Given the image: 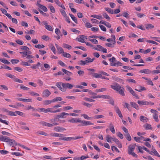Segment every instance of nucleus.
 I'll return each mask as SVG.
<instances>
[{"label": "nucleus", "instance_id": "052dcab7", "mask_svg": "<svg viewBox=\"0 0 160 160\" xmlns=\"http://www.w3.org/2000/svg\"><path fill=\"white\" fill-rule=\"evenodd\" d=\"M127 81L128 82H133L135 83H136V81L134 80L131 78L127 80Z\"/></svg>", "mask_w": 160, "mask_h": 160}, {"label": "nucleus", "instance_id": "f257e3e1", "mask_svg": "<svg viewBox=\"0 0 160 160\" xmlns=\"http://www.w3.org/2000/svg\"><path fill=\"white\" fill-rule=\"evenodd\" d=\"M0 140L8 142L9 145L12 147L16 146L17 144L15 140L11 139L8 137L2 135H0Z\"/></svg>", "mask_w": 160, "mask_h": 160}, {"label": "nucleus", "instance_id": "393cba45", "mask_svg": "<svg viewBox=\"0 0 160 160\" xmlns=\"http://www.w3.org/2000/svg\"><path fill=\"white\" fill-rule=\"evenodd\" d=\"M145 127L146 130H152V128L151 127V125L149 124H147L145 125Z\"/></svg>", "mask_w": 160, "mask_h": 160}, {"label": "nucleus", "instance_id": "cd10ccee", "mask_svg": "<svg viewBox=\"0 0 160 160\" xmlns=\"http://www.w3.org/2000/svg\"><path fill=\"white\" fill-rule=\"evenodd\" d=\"M154 27V26L152 25L151 24H148L146 25V28L148 29L150 28H153Z\"/></svg>", "mask_w": 160, "mask_h": 160}, {"label": "nucleus", "instance_id": "f8f14e48", "mask_svg": "<svg viewBox=\"0 0 160 160\" xmlns=\"http://www.w3.org/2000/svg\"><path fill=\"white\" fill-rule=\"evenodd\" d=\"M145 138L143 136H141L140 137H134V139L137 142H140L141 140H143Z\"/></svg>", "mask_w": 160, "mask_h": 160}, {"label": "nucleus", "instance_id": "e2e57ef3", "mask_svg": "<svg viewBox=\"0 0 160 160\" xmlns=\"http://www.w3.org/2000/svg\"><path fill=\"white\" fill-rule=\"evenodd\" d=\"M82 104L83 105H84L88 108H90L92 106V105L85 102H84Z\"/></svg>", "mask_w": 160, "mask_h": 160}, {"label": "nucleus", "instance_id": "bb28decb", "mask_svg": "<svg viewBox=\"0 0 160 160\" xmlns=\"http://www.w3.org/2000/svg\"><path fill=\"white\" fill-rule=\"evenodd\" d=\"M153 118L154 119L155 121L157 122H159V120L158 118V114L157 113H155L153 115Z\"/></svg>", "mask_w": 160, "mask_h": 160}, {"label": "nucleus", "instance_id": "4468645a", "mask_svg": "<svg viewBox=\"0 0 160 160\" xmlns=\"http://www.w3.org/2000/svg\"><path fill=\"white\" fill-rule=\"evenodd\" d=\"M140 119L141 121L143 122H147L148 120L147 118L143 116H141L140 117Z\"/></svg>", "mask_w": 160, "mask_h": 160}, {"label": "nucleus", "instance_id": "a878e982", "mask_svg": "<svg viewBox=\"0 0 160 160\" xmlns=\"http://www.w3.org/2000/svg\"><path fill=\"white\" fill-rule=\"evenodd\" d=\"M28 93L32 96H39V94L35 92L32 91H30L28 92Z\"/></svg>", "mask_w": 160, "mask_h": 160}, {"label": "nucleus", "instance_id": "aec40b11", "mask_svg": "<svg viewBox=\"0 0 160 160\" xmlns=\"http://www.w3.org/2000/svg\"><path fill=\"white\" fill-rule=\"evenodd\" d=\"M91 17H93L98 19H101L102 18L101 16L95 14L92 15L91 16Z\"/></svg>", "mask_w": 160, "mask_h": 160}, {"label": "nucleus", "instance_id": "7c9ffc66", "mask_svg": "<svg viewBox=\"0 0 160 160\" xmlns=\"http://www.w3.org/2000/svg\"><path fill=\"white\" fill-rule=\"evenodd\" d=\"M40 7H39V8L42 9L44 11L46 12L48 11V9L47 8L43 6V5H40Z\"/></svg>", "mask_w": 160, "mask_h": 160}, {"label": "nucleus", "instance_id": "ddd939ff", "mask_svg": "<svg viewBox=\"0 0 160 160\" xmlns=\"http://www.w3.org/2000/svg\"><path fill=\"white\" fill-rule=\"evenodd\" d=\"M140 72L142 73L146 74H149L151 72V71L148 69H144L141 70L139 71Z\"/></svg>", "mask_w": 160, "mask_h": 160}, {"label": "nucleus", "instance_id": "4d7b16f0", "mask_svg": "<svg viewBox=\"0 0 160 160\" xmlns=\"http://www.w3.org/2000/svg\"><path fill=\"white\" fill-rule=\"evenodd\" d=\"M84 99L86 101L90 102H94L95 101L94 100L92 99L91 98H84Z\"/></svg>", "mask_w": 160, "mask_h": 160}, {"label": "nucleus", "instance_id": "a18cd8bd", "mask_svg": "<svg viewBox=\"0 0 160 160\" xmlns=\"http://www.w3.org/2000/svg\"><path fill=\"white\" fill-rule=\"evenodd\" d=\"M44 46L43 45H40V44H38L37 45H35V47L36 48H38V49L42 48H43L44 47Z\"/></svg>", "mask_w": 160, "mask_h": 160}, {"label": "nucleus", "instance_id": "473e14b6", "mask_svg": "<svg viewBox=\"0 0 160 160\" xmlns=\"http://www.w3.org/2000/svg\"><path fill=\"white\" fill-rule=\"evenodd\" d=\"M63 47L64 48L68 49H70L71 48V46L70 45L67 44L66 43H63Z\"/></svg>", "mask_w": 160, "mask_h": 160}, {"label": "nucleus", "instance_id": "e433bc0d", "mask_svg": "<svg viewBox=\"0 0 160 160\" xmlns=\"http://www.w3.org/2000/svg\"><path fill=\"white\" fill-rule=\"evenodd\" d=\"M52 100H45L44 102V104L45 105H48L52 102Z\"/></svg>", "mask_w": 160, "mask_h": 160}, {"label": "nucleus", "instance_id": "c03bdc74", "mask_svg": "<svg viewBox=\"0 0 160 160\" xmlns=\"http://www.w3.org/2000/svg\"><path fill=\"white\" fill-rule=\"evenodd\" d=\"M20 88L24 90H28L29 89V88L26 86H24L23 85H20Z\"/></svg>", "mask_w": 160, "mask_h": 160}, {"label": "nucleus", "instance_id": "1a4fd4ad", "mask_svg": "<svg viewBox=\"0 0 160 160\" xmlns=\"http://www.w3.org/2000/svg\"><path fill=\"white\" fill-rule=\"evenodd\" d=\"M80 119L78 118H72L71 119L68 120L69 122L72 123H77L79 122Z\"/></svg>", "mask_w": 160, "mask_h": 160}, {"label": "nucleus", "instance_id": "2eb2a0df", "mask_svg": "<svg viewBox=\"0 0 160 160\" xmlns=\"http://www.w3.org/2000/svg\"><path fill=\"white\" fill-rule=\"evenodd\" d=\"M110 65L112 66H122V64L119 61H118L116 63H110Z\"/></svg>", "mask_w": 160, "mask_h": 160}, {"label": "nucleus", "instance_id": "4c0bfd02", "mask_svg": "<svg viewBox=\"0 0 160 160\" xmlns=\"http://www.w3.org/2000/svg\"><path fill=\"white\" fill-rule=\"evenodd\" d=\"M80 122H79V123H82V125H78V126H86V121H85V120H80Z\"/></svg>", "mask_w": 160, "mask_h": 160}, {"label": "nucleus", "instance_id": "79ce46f5", "mask_svg": "<svg viewBox=\"0 0 160 160\" xmlns=\"http://www.w3.org/2000/svg\"><path fill=\"white\" fill-rule=\"evenodd\" d=\"M45 28L47 29L48 30L52 31H53V28L51 27V26L50 25H48L46 26V27H45Z\"/></svg>", "mask_w": 160, "mask_h": 160}, {"label": "nucleus", "instance_id": "603ef678", "mask_svg": "<svg viewBox=\"0 0 160 160\" xmlns=\"http://www.w3.org/2000/svg\"><path fill=\"white\" fill-rule=\"evenodd\" d=\"M104 117V116L101 115H95L94 117V118L97 119H98L101 118H103Z\"/></svg>", "mask_w": 160, "mask_h": 160}, {"label": "nucleus", "instance_id": "412c9836", "mask_svg": "<svg viewBox=\"0 0 160 160\" xmlns=\"http://www.w3.org/2000/svg\"><path fill=\"white\" fill-rule=\"evenodd\" d=\"M0 61L5 64H9L10 63V62L8 61L7 60L5 59H0Z\"/></svg>", "mask_w": 160, "mask_h": 160}, {"label": "nucleus", "instance_id": "4be33fe9", "mask_svg": "<svg viewBox=\"0 0 160 160\" xmlns=\"http://www.w3.org/2000/svg\"><path fill=\"white\" fill-rule=\"evenodd\" d=\"M62 100V98L60 97H56L53 99H52V102H55L61 101Z\"/></svg>", "mask_w": 160, "mask_h": 160}, {"label": "nucleus", "instance_id": "f704fd0d", "mask_svg": "<svg viewBox=\"0 0 160 160\" xmlns=\"http://www.w3.org/2000/svg\"><path fill=\"white\" fill-rule=\"evenodd\" d=\"M16 114H18L19 116L24 117L25 116V114H24L23 112L19 111H16Z\"/></svg>", "mask_w": 160, "mask_h": 160}, {"label": "nucleus", "instance_id": "a211bd4d", "mask_svg": "<svg viewBox=\"0 0 160 160\" xmlns=\"http://www.w3.org/2000/svg\"><path fill=\"white\" fill-rule=\"evenodd\" d=\"M62 71L64 73L66 74L68 76H71L72 74V72L66 70L65 69H62Z\"/></svg>", "mask_w": 160, "mask_h": 160}, {"label": "nucleus", "instance_id": "2f4dec72", "mask_svg": "<svg viewBox=\"0 0 160 160\" xmlns=\"http://www.w3.org/2000/svg\"><path fill=\"white\" fill-rule=\"evenodd\" d=\"M130 93L133 96L135 97L137 99L139 98L137 94H136L135 92L133 90L131 92H130Z\"/></svg>", "mask_w": 160, "mask_h": 160}, {"label": "nucleus", "instance_id": "39448f33", "mask_svg": "<svg viewBox=\"0 0 160 160\" xmlns=\"http://www.w3.org/2000/svg\"><path fill=\"white\" fill-rule=\"evenodd\" d=\"M62 83H63L61 82H58L56 83V85L62 92L66 91V89L63 87H61V85L62 86Z\"/></svg>", "mask_w": 160, "mask_h": 160}, {"label": "nucleus", "instance_id": "774afa93", "mask_svg": "<svg viewBox=\"0 0 160 160\" xmlns=\"http://www.w3.org/2000/svg\"><path fill=\"white\" fill-rule=\"evenodd\" d=\"M10 3L13 6H17L18 4L15 2L14 1H11L10 2Z\"/></svg>", "mask_w": 160, "mask_h": 160}, {"label": "nucleus", "instance_id": "20e7f679", "mask_svg": "<svg viewBox=\"0 0 160 160\" xmlns=\"http://www.w3.org/2000/svg\"><path fill=\"white\" fill-rule=\"evenodd\" d=\"M62 87L66 89V88L72 89L73 87V85L69 83H62Z\"/></svg>", "mask_w": 160, "mask_h": 160}, {"label": "nucleus", "instance_id": "6e6552de", "mask_svg": "<svg viewBox=\"0 0 160 160\" xmlns=\"http://www.w3.org/2000/svg\"><path fill=\"white\" fill-rule=\"evenodd\" d=\"M54 130L58 132H62L66 131V129L60 127H57L54 128Z\"/></svg>", "mask_w": 160, "mask_h": 160}, {"label": "nucleus", "instance_id": "8fccbe9b", "mask_svg": "<svg viewBox=\"0 0 160 160\" xmlns=\"http://www.w3.org/2000/svg\"><path fill=\"white\" fill-rule=\"evenodd\" d=\"M99 27L103 31L106 32V28L105 27L102 25H99Z\"/></svg>", "mask_w": 160, "mask_h": 160}, {"label": "nucleus", "instance_id": "423d86ee", "mask_svg": "<svg viewBox=\"0 0 160 160\" xmlns=\"http://www.w3.org/2000/svg\"><path fill=\"white\" fill-rule=\"evenodd\" d=\"M86 60L83 61V60H81L80 62V63H79L80 65H83L84 66L85 65H88V63L90 62L89 60V59L88 57H87L86 58Z\"/></svg>", "mask_w": 160, "mask_h": 160}, {"label": "nucleus", "instance_id": "5fc2aeb1", "mask_svg": "<svg viewBox=\"0 0 160 160\" xmlns=\"http://www.w3.org/2000/svg\"><path fill=\"white\" fill-rule=\"evenodd\" d=\"M112 148V150L113 151L114 150H115L117 152H119L120 151L116 147H115L114 146H112L111 147Z\"/></svg>", "mask_w": 160, "mask_h": 160}, {"label": "nucleus", "instance_id": "9d476101", "mask_svg": "<svg viewBox=\"0 0 160 160\" xmlns=\"http://www.w3.org/2000/svg\"><path fill=\"white\" fill-rule=\"evenodd\" d=\"M51 94V92L48 89H46L44 90L42 93L43 97H48Z\"/></svg>", "mask_w": 160, "mask_h": 160}, {"label": "nucleus", "instance_id": "37998d69", "mask_svg": "<svg viewBox=\"0 0 160 160\" xmlns=\"http://www.w3.org/2000/svg\"><path fill=\"white\" fill-rule=\"evenodd\" d=\"M136 13L137 15L140 18H142V17L146 16L145 14L143 13H139L137 12H136Z\"/></svg>", "mask_w": 160, "mask_h": 160}, {"label": "nucleus", "instance_id": "13d9d810", "mask_svg": "<svg viewBox=\"0 0 160 160\" xmlns=\"http://www.w3.org/2000/svg\"><path fill=\"white\" fill-rule=\"evenodd\" d=\"M74 137H65L64 141H70L72 140H73Z\"/></svg>", "mask_w": 160, "mask_h": 160}, {"label": "nucleus", "instance_id": "a19ab883", "mask_svg": "<svg viewBox=\"0 0 160 160\" xmlns=\"http://www.w3.org/2000/svg\"><path fill=\"white\" fill-rule=\"evenodd\" d=\"M50 48H51V49L52 50V51L53 52V53L55 54L56 53V52H55V51H56V49L55 48V47H54V46L53 45H52L51 46Z\"/></svg>", "mask_w": 160, "mask_h": 160}, {"label": "nucleus", "instance_id": "58836bf2", "mask_svg": "<svg viewBox=\"0 0 160 160\" xmlns=\"http://www.w3.org/2000/svg\"><path fill=\"white\" fill-rule=\"evenodd\" d=\"M6 75L7 77H8L11 78L13 80H14V79L16 77L14 75H12L10 74H6Z\"/></svg>", "mask_w": 160, "mask_h": 160}, {"label": "nucleus", "instance_id": "49530a36", "mask_svg": "<svg viewBox=\"0 0 160 160\" xmlns=\"http://www.w3.org/2000/svg\"><path fill=\"white\" fill-rule=\"evenodd\" d=\"M103 16L104 18H106L107 19L110 20V18L108 16V15L106 13H104L103 14Z\"/></svg>", "mask_w": 160, "mask_h": 160}, {"label": "nucleus", "instance_id": "dca6fc26", "mask_svg": "<svg viewBox=\"0 0 160 160\" xmlns=\"http://www.w3.org/2000/svg\"><path fill=\"white\" fill-rule=\"evenodd\" d=\"M109 128L110 130L112 132V133L114 134L115 133L113 125L112 123H111L109 124Z\"/></svg>", "mask_w": 160, "mask_h": 160}, {"label": "nucleus", "instance_id": "338daca9", "mask_svg": "<svg viewBox=\"0 0 160 160\" xmlns=\"http://www.w3.org/2000/svg\"><path fill=\"white\" fill-rule=\"evenodd\" d=\"M117 134L118 136L121 139L123 138V135L120 132H118Z\"/></svg>", "mask_w": 160, "mask_h": 160}, {"label": "nucleus", "instance_id": "6ab92c4d", "mask_svg": "<svg viewBox=\"0 0 160 160\" xmlns=\"http://www.w3.org/2000/svg\"><path fill=\"white\" fill-rule=\"evenodd\" d=\"M93 74V76L96 78H102V75L101 74H98L97 73H91L90 74Z\"/></svg>", "mask_w": 160, "mask_h": 160}, {"label": "nucleus", "instance_id": "9b49d317", "mask_svg": "<svg viewBox=\"0 0 160 160\" xmlns=\"http://www.w3.org/2000/svg\"><path fill=\"white\" fill-rule=\"evenodd\" d=\"M80 38H78V41L81 42H85L84 40L85 39H87V37L85 36H84L83 35H82L80 36Z\"/></svg>", "mask_w": 160, "mask_h": 160}, {"label": "nucleus", "instance_id": "ea45409f", "mask_svg": "<svg viewBox=\"0 0 160 160\" xmlns=\"http://www.w3.org/2000/svg\"><path fill=\"white\" fill-rule=\"evenodd\" d=\"M11 62L12 64H14L18 63L19 61L18 59H12Z\"/></svg>", "mask_w": 160, "mask_h": 160}, {"label": "nucleus", "instance_id": "c85d7f7f", "mask_svg": "<svg viewBox=\"0 0 160 160\" xmlns=\"http://www.w3.org/2000/svg\"><path fill=\"white\" fill-rule=\"evenodd\" d=\"M105 10L107 11L108 12L111 14H113V10L109 8H105Z\"/></svg>", "mask_w": 160, "mask_h": 160}, {"label": "nucleus", "instance_id": "c9c22d12", "mask_svg": "<svg viewBox=\"0 0 160 160\" xmlns=\"http://www.w3.org/2000/svg\"><path fill=\"white\" fill-rule=\"evenodd\" d=\"M106 140L108 142H111V137L109 135H107L106 136Z\"/></svg>", "mask_w": 160, "mask_h": 160}, {"label": "nucleus", "instance_id": "09e8293b", "mask_svg": "<svg viewBox=\"0 0 160 160\" xmlns=\"http://www.w3.org/2000/svg\"><path fill=\"white\" fill-rule=\"evenodd\" d=\"M75 48H79L80 49H81L84 51H87V49L85 48L84 47H82V46H77L75 47Z\"/></svg>", "mask_w": 160, "mask_h": 160}, {"label": "nucleus", "instance_id": "864d4df0", "mask_svg": "<svg viewBox=\"0 0 160 160\" xmlns=\"http://www.w3.org/2000/svg\"><path fill=\"white\" fill-rule=\"evenodd\" d=\"M138 104L139 105H145V101H139L138 100L137 102Z\"/></svg>", "mask_w": 160, "mask_h": 160}, {"label": "nucleus", "instance_id": "0e129e2a", "mask_svg": "<svg viewBox=\"0 0 160 160\" xmlns=\"http://www.w3.org/2000/svg\"><path fill=\"white\" fill-rule=\"evenodd\" d=\"M14 69L19 72H21L23 70L22 68L18 67H15L14 68Z\"/></svg>", "mask_w": 160, "mask_h": 160}, {"label": "nucleus", "instance_id": "b1692460", "mask_svg": "<svg viewBox=\"0 0 160 160\" xmlns=\"http://www.w3.org/2000/svg\"><path fill=\"white\" fill-rule=\"evenodd\" d=\"M125 136L126 139L128 141H130L131 140V137L129 133H127L125 135Z\"/></svg>", "mask_w": 160, "mask_h": 160}, {"label": "nucleus", "instance_id": "3c124183", "mask_svg": "<svg viewBox=\"0 0 160 160\" xmlns=\"http://www.w3.org/2000/svg\"><path fill=\"white\" fill-rule=\"evenodd\" d=\"M57 49L58 51V53L59 54H61L62 53L63 54V52H64L62 48L61 47H60L58 48Z\"/></svg>", "mask_w": 160, "mask_h": 160}, {"label": "nucleus", "instance_id": "c756f323", "mask_svg": "<svg viewBox=\"0 0 160 160\" xmlns=\"http://www.w3.org/2000/svg\"><path fill=\"white\" fill-rule=\"evenodd\" d=\"M139 88L140 89L139 90L135 89V90L139 92H141L142 91L145 90H146V88L140 86Z\"/></svg>", "mask_w": 160, "mask_h": 160}, {"label": "nucleus", "instance_id": "de8ad7c7", "mask_svg": "<svg viewBox=\"0 0 160 160\" xmlns=\"http://www.w3.org/2000/svg\"><path fill=\"white\" fill-rule=\"evenodd\" d=\"M0 152L2 154L5 155L8 154L9 152L6 150H1L0 151Z\"/></svg>", "mask_w": 160, "mask_h": 160}, {"label": "nucleus", "instance_id": "f03ea898", "mask_svg": "<svg viewBox=\"0 0 160 160\" xmlns=\"http://www.w3.org/2000/svg\"><path fill=\"white\" fill-rule=\"evenodd\" d=\"M110 87L112 89L118 92L121 95L123 96H125L124 88L123 87H121L118 83H115L114 85H111Z\"/></svg>", "mask_w": 160, "mask_h": 160}, {"label": "nucleus", "instance_id": "bf43d9fd", "mask_svg": "<svg viewBox=\"0 0 160 160\" xmlns=\"http://www.w3.org/2000/svg\"><path fill=\"white\" fill-rule=\"evenodd\" d=\"M60 12L62 16L64 17H66V16H67L65 11L62 10H60Z\"/></svg>", "mask_w": 160, "mask_h": 160}, {"label": "nucleus", "instance_id": "0eeeda50", "mask_svg": "<svg viewBox=\"0 0 160 160\" xmlns=\"http://www.w3.org/2000/svg\"><path fill=\"white\" fill-rule=\"evenodd\" d=\"M112 79L117 82L121 83L122 84L124 83V80L121 78H120L116 76H113L112 77Z\"/></svg>", "mask_w": 160, "mask_h": 160}, {"label": "nucleus", "instance_id": "680f3d73", "mask_svg": "<svg viewBox=\"0 0 160 160\" xmlns=\"http://www.w3.org/2000/svg\"><path fill=\"white\" fill-rule=\"evenodd\" d=\"M1 133L3 135H6L8 136H10L11 135V134L10 133L4 131H2Z\"/></svg>", "mask_w": 160, "mask_h": 160}, {"label": "nucleus", "instance_id": "5701e85b", "mask_svg": "<svg viewBox=\"0 0 160 160\" xmlns=\"http://www.w3.org/2000/svg\"><path fill=\"white\" fill-rule=\"evenodd\" d=\"M62 55L63 57L68 58H70L71 57V55L70 54L67 52H63V53L62 54Z\"/></svg>", "mask_w": 160, "mask_h": 160}, {"label": "nucleus", "instance_id": "7ed1b4c3", "mask_svg": "<svg viewBox=\"0 0 160 160\" xmlns=\"http://www.w3.org/2000/svg\"><path fill=\"white\" fill-rule=\"evenodd\" d=\"M136 144H133L129 146L128 149V153L130 155L135 149Z\"/></svg>", "mask_w": 160, "mask_h": 160}, {"label": "nucleus", "instance_id": "72a5a7b5", "mask_svg": "<svg viewBox=\"0 0 160 160\" xmlns=\"http://www.w3.org/2000/svg\"><path fill=\"white\" fill-rule=\"evenodd\" d=\"M107 90V89L105 88H101L100 89H97L96 90V91L97 92H103L104 91H106Z\"/></svg>", "mask_w": 160, "mask_h": 160}, {"label": "nucleus", "instance_id": "6e6d98bb", "mask_svg": "<svg viewBox=\"0 0 160 160\" xmlns=\"http://www.w3.org/2000/svg\"><path fill=\"white\" fill-rule=\"evenodd\" d=\"M14 81L16 82H19L20 83H22L23 81L20 79H19L18 78H15L14 79Z\"/></svg>", "mask_w": 160, "mask_h": 160}, {"label": "nucleus", "instance_id": "f3484780", "mask_svg": "<svg viewBox=\"0 0 160 160\" xmlns=\"http://www.w3.org/2000/svg\"><path fill=\"white\" fill-rule=\"evenodd\" d=\"M130 104L132 106L137 110H139V108L138 105L135 102H130Z\"/></svg>", "mask_w": 160, "mask_h": 160}, {"label": "nucleus", "instance_id": "69168bd1", "mask_svg": "<svg viewBox=\"0 0 160 160\" xmlns=\"http://www.w3.org/2000/svg\"><path fill=\"white\" fill-rule=\"evenodd\" d=\"M16 42L18 44L20 45H22L23 44V42L22 41L18 39L16 40Z\"/></svg>", "mask_w": 160, "mask_h": 160}]
</instances>
